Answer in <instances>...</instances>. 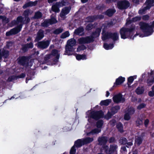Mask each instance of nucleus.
I'll return each mask as SVG.
<instances>
[{"label": "nucleus", "instance_id": "obj_42", "mask_svg": "<svg viewBox=\"0 0 154 154\" xmlns=\"http://www.w3.org/2000/svg\"><path fill=\"white\" fill-rule=\"evenodd\" d=\"M50 54L51 55L52 57V56L56 57L58 55H60V54L58 53V50L57 49H53L52 51L51 52Z\"/></svg>", "mask_w": 154, "mask_h": 154}, {"label": "nucleus", "instance_id": "obj_39", "mask_svg": "<svg viewBox=\"0 0 154 154\" xmlns=\"http://www.w3.org/2000/svg\"><path fill=\"white\" fill-rule=\"evenodd\" d=\"M86 19L87 20L88 22H93L96 20L95 15L89 16L86 17Z\"/></svg>", "mask_w": 154, "mask_h": 154}, {"label": "nucleus", "instance_id": "obj_37", "mask_svg": "<svg viewBox=\"0 0 154 154\" xmlns=\"http://www.w3.org/2000/svg\"><path fill=\"white\" fill-rule=\"evenodd\" d=\"M154 3V0H146L145 4L147 6V7L150 8L152 6Z\"/></svg>", "mask_w": 154, "mask_h": 154}, {"label": "nucleus", "instance_id": "obj_27", "mask_svg": "<svg viewBox=\"0 0 154 154\" xmlns=\"http://www.w3.org/2000/svg\"><path fill=\"white\" fill-rule=\"evenodd\" d=\"M35 72L32 70H29L27 74V77L26 78V82L27 83L28 81L32 79V77L35 75Z\"/></svg>", "mask_w": 154, "mask_h": 154}, {"label": "nucleus", "instance_id": "obj_23", "mask_svg": "<svg viewBox=\"0 0 154 154\" xmlns=\"http://www.w3.org/2000/svg\"><path fill=\"white\" fill-rule=\"evenodd\" d=\"M29 13V10H26L23 12V15L25 18V24H27L30 22V19L28 17Z\"/></svg>", "mask_w": 154, "mask_h": 154}, {"label": "nucleus", "instance_id": "obj_25", "mask_svg": "<svg viewBox=\"0 0 154 154\" xmlns=\"http://www.w3.org/2000/svg\"><path fill=\"white\" fill-rule=\"evenodd\" d=\"M38 3V1L35 0L34 2L29 1L25 4L23 6V8H26L28 7L35 6Z\"/></svg>", "mask_w": 154, "mask_h": 154}, {"label": "nucleus", "instance_id": "obj_24", "mask_svg": "<svg viewBox=\"0 0 154 154\" xmlns=\"http://www.w3.org/2000/svg\"><path fill=\"white\" fill-rule=\"evenodd\" d=\"M73 49V47L72 46L67 44L65 47V51L64 54L68 55H71L70 52L72 51Z\"/></svg>", "mask_w": 154, "mask_h": 154}, {"label": "nucleus", "instance_id": "obj_57", "mask_svg": "<svg viewBox=\"0 0 154 154\" xmlns=\"http://www.w3.org/2000/svg\"><path fill=\"white\" fill-rule=\"evenodd\" d=\"M146 104L144 103H142L139 104L137 107V109L138 110H141L143 108H144L146 106Z\"/></svg>", "mask_w": 154, "mask_h": 154}, {"label": "nucleus", "instance_id": "obj_61", "mask_svg": "<svg viewBox=\"0 0 154 154\" xmlns=\"http://www.w3.org/2000/svg\"><path fill=\"white\" fill-rule=\"evenodd\" d=\"M13 42L12 41H10L6 42V47L8 48H9L10 47L12 46Z\"/></svg>", "mask_w": 154, "mask_h": 154}, {"label": "nucleus", "instance_id": "obj_8", "mask_svg": "<svg viewBox=\"0 0 154 154\" xmlns=\"http://www.w3.org/2000/svg\"><path fill=\"white\" fill-rule=\"evenodd\" d=\"M129 2L126 0H124L119 2L117 3V7L120 10L126 9L130 6Z\"/></svg>", "mask_w": 154, "mask_h": 154}, {"label": "nucleus", "instance_id": "obj_54", "mask_svg": "<svg viewBox=\"0 0 154 154\" xmlns=\"http://www.w3.org/2000/svg\"><path fill=\"white\" fill-rule=\"evenodd\" d=\"M105 8V6L103 4H99L96 6V8L98 10H103Z\"/></svg>", "mask_w": 154, "mask_h": 154}, {"label": "nucleus", "instance_id": "obj_49", "mask_svg": "<svg viewBox=\"0 0 154 154\" xmlns=\"http://www.w3.org/2000/svg\"><path fill=\"white\" fill-rule=\"evenodd\" d=\"M134 79V78L133 76H131L128 78V87H129L130 86V85L132 83Z\"/></svg>", "mask_w": 154, "mask_h": 154}, {"label": "nucleus", "instance_id": "obj_15", "mask_svg": "<svg viewBox=\"0 0 154 154\" xmlns=\"http://www.w3.org/2000/svg\"><path fill=\"white\" fill-rule=\"evenodd\" d=\"M101 29V27L97 28L96 29L95 31L92 32L91 35H90L91 38H92L93 39V42L94 41L95 38H98L100 36Z\"/></svg>", "mask_w": 154, "mask_h": 154}, {"label": "nucleus", "instance_id": "obj_11", "mask_svg": "<svg viewBox=\"0 0 154 154\" xmlns=\"http://www.w3.org/2000/svg\"><path fill=\"white\" fill-rule=\"evenodd\" d=\"M78 41L80 44H88L93 42V39L92 38H91L90 36L80 38L78 39Z\"/></svg>", "mask_w": 154, "mask_h": 154}, {"label": "nucleus", "instance_id": "obj_64", "mask_svg": "<svg viewBox=\"0 0 154 154\" xmlns=\"http://www.w3.org/2000/svg\"><path fill=\"white\" fill-rule=\"evenodd\" d=\"M116 123V121L115 119H112L109 121L110 125L113 127L115 125Z\"/></svg>", "mask_w": 154, "mask_h": 154}, {"label": "nucleus", "instance_id": "obj_31", "mask_svg": "<svg viewBox=\"0 0 154 154\" xmlns=\"http://www.w3.org/2000/svg\"><path fill=\"white\" fill-rule=\"evenodd\" d=\"M116 127L120 133H122L124 132L123 125L121 122H119L116 124Z\"/></svg>", "mask_w": 154, "mask_h": 154}, {"label": "nucleus", "instance_id": "obj_62", "mask_svg": "<svg viewBox=\"0 0 154 154\" xmlns=\"http://www.w3.org/2000/svg\"><path fill=\"white\" fill-rule=\"evenodd\" d=\"M149 16L148 15H145L142 16V19L144 21L148 20L149 19Z\"/></svg>", "mask_w": 154, "mask_h": 154}, {"label": "nucleus", "instance_id": "obj_10", "mask_svg": "<svg viewBox=\"0 0 154 154\" xmlns=\"http://www.w3.org/2000/svg\"><path fill=\"white\" fill-rule=\"evenodd\" d=\"M113 100L115 103H117L120 102L124 103L125 100L124 97L121 93H119L114 96L112 98Z\"/></svg>", "mask_w": 154, "mask_h": 154}, {"label": "nucleus", "instance_id": "obj_28", "mask_svg": "<svg viewBox=\"0 0 154 154\" xmlns=\"http://www.w3.org/2000/svg\"><path fill=\"white\" fill-rule=\"evenodd\" d=\"M116 12V10L115 9L110 8L107 10L105 12V14L109 17H111Z\"/></svg>", "mask_w": 154, "mask_h": 154}, {"label": "nucleus", "instance_id": "obj_40", "mask_svg": "<svg viewBox=\"0 0 154 154\" xmlns=\"http://www.w3.org/2000/svg\"><path fill=\"white\" fill-rule=\"evenodd\" d=\"M114 115L111 112L108 111L107 114L105 115L103 117L107 120L111 119L112 116Z\"/></svg>", "mask_w": 154, "mask_h": 154}, {"label": "nucleus", "instance_id": "obj_9", "mask_svg": "<svg viewBox=\"0 0 154 154\" xmlns=\"http://www.w3.org/2000/svg\"><path fill=\"white\" fill-rule=\"evenodd\" d=\"M57 22V21L56 18L53 17L50 19L45 20L43 22L41 23V26L44 27H47L50 25L55 24Z\"/></svg>", "mask_w": 154, "mask_h": 154}, {"label": "nucleus", "instance_id": "obj_48", "mask_svg": "<svg viewBox=\"0 0 154 154\" xmlns=\"http://www.w3.org/2000/svg\"><path fill=\"white\" fill-rule=\"evenodd\" d=\"M75 43L76 41L75 39H70L67 41V44L73 47L75 45Z\"/></svg>", "mask_w": 154, "mask_h": 154}, {"label": "nucleus", "instance_id": "obj_19", "mask_svg": "<svg viewBox=\"0 0 154 154\" xmlns=\"http://www.w3.org/2000/svg\"><path fill=\"white\" fill-rule=\"evenodd\" d=\"M21 49L24 52H27L29 49H32L34 47L32 42H30L29 43L23 44L22 45Z\"/></svg>", "mask_w": 154, "mask_h": 154}, {"label": "nucleus", "instance_id": "obj_3", "mask_svg": "<svg viewBox=\"0 0 154 154\" xmlns=\"http://www.w3.org/2000/svg\"><path fill=\"white\" fill-rule=\"evenodd\" d=\"M104 116V113L102 110L93 111L91 113L90 117L95 120H98L103 118Z\"/></svg>", "mask_w": 154, "mask_h": 154}, {"label": "nucleus", "instance_id": "obj_29", "mask_svg": "<svg viewBox=\"0 0 154 154\" xmlns=\"http://www.w3.org/2000/svg\"><path fill=\"white\" fill-rule=\"evenodd\" d=\"M120 109V107L119 105H116L112 107L110 109V112L113 115L117 113L119 110Z\"/></svg>", "mask_w": 154, "mask_h": 154}, {"label": "nucleus", "instance_id": "obj_44", "mask_svg": "<svg viewBox=\"0 0 154 154\" xmlns=\"http://www.w3.org/2000/svg\"><path fill=\"white\" fill-rule=\"evenodd\" d=\"M94 27V25L92 23H90L87 25L85 29L86 31H89L91 30Z\"/></svg>", "mask_w": 154, "mask_h": 154}, {"label": "nucleus", "instance_id": "obj_50", "mask_svg": "<svg viewBox=\"0 0 154 154\" xmlns=\"http://www.w3.org/2000/svg\"><path fill=\"white\" fill-rule=\"evenodd\" d=\"M86 49V47L84 45L79 46L77 49V51L80 52L81 51L84 50Z\"/></svg>", "mask_w": 154, "mask_h": 154}, {"label": "nucleus", "instance_id": "obj_18", "mask_svg": "<svg viewBox=\"0 0 154 154\" xmlns=\"http://www.w3.org/2000/svg\"><path fill=\"white\" fill-rule=\"evenodd\" d=\"M71 9L70 6L65 7L62 9L60 15L61 18L64 17L66 15L68 14L70 12Z\"/></svg>", "mask_w": 154, "mask_h": 154}, {"label": "nucleus", "instance_id": "obj_52", "mask_svg": "<svg viewBox=\"0 0 154 154\" xmlns=\"http://www.w3.org/2000/svg\"><path fill=\"white\" fill-rule=\"evenodd\" d=\"M101 131L100 129H99L98 128H94L92 129L90 132V133L92 134H97L100 133Z\"/></svg>", "mask_w": 154, "mask_h": 154}, {"label": "nucleus", "instance_id": "obj_63", "mask_svg": "<svg viewBox=\"0 0 154 154\" xmlns=\"http://www.w3.org/2000/svg\"><path fill=\"white\" fill-rule=\"evenodd\" d=\"M3 22L5 21V23L6 24L8 23L9 22V18H7L5 16H3V17L1 18Z\"/></svg>", "mask_w": 154, "mask_h": 154}, {"label": "nucleus", "instance_id": "obj_32", "mask_svg": "<svg viewBox=\"0 0 154 154\" xmlns=\"http://www.w3.org/2000/svg\"><path fill=\"white\" fill-rule=\"evenodd\" d=\"M111 99H106L105 100H103L100 102V104L101 106H107L111 102Z\"/></svg>", "mask_w": 154, "mask_h": 154}, {"label": "nucleus", "instance_id": "obj_36", "mask_svg": "<svg viewBox=\"0 0 154 154\" xmlns=\"http://www.w3.org/2000/svg\"><path fill=\"white\" fill-rule=\"evenodd\" d=\"M76 59L78 60H84L87 59L86 56L85 54H77L76 56Z\"/></svg>", "mask_w": 154, "mask_h": 154}, {"label": "nucleus", "instance_id": "obj_16", "mask_svg": "<svg viewBox=\"0 0 154 154\" xmlns=\"http://www.w3.org/2000/svg\"><path fill=\"white\" fill-rule=\"evenodd\" d=\"M110 33L111 32L106 31L104 29H103L101 33L102 40L105 41L107 40L110 39Z\"/></svg>", "mask_w": 154, "mask_h": 154}, {"label": "nucleus", "instance_id": "obj_5", "mask_svg": "<svg viewBox=\"0 0 154 154\" xmlns=\"http://www.w3.org/2000/svg\"><path fill=\"white\" fill-rule=\"evenodd\" d=\"M22 24H20L17 27L11 29L9 31L6 33V35L9 36L13 35H15L20 32L22 28Z\"/></svg>", "mask_w": 154, "mask_h": 154}, {"label": "nucleus", "instance_id": "obj_41", "mask_svg": "<svg viewBox=\"0 0 154 154\" xmlns=\"http://www.w3.org/2000/svg\"><path fill=\"white\" fill-rule=\"evenodd\" d=\"M125 112L127 113H128V114L130 115H131L134 113L135 112V110L134 108L130 107L127 110L125 111Z\"/></svg>", "mask_w": 154, "mask_h": 154}, {"label": "nucleus", "instance_id": "obj_1", "mask_svg": "<svg viewBox=\"0 0 154 154\" xmlns=\"http://www.w3.org/2000/svg\"><path fill=\"white\" fill-rule=\"evenodd\" d=\"M139 25L140 29L143 33L144 36H148L151 35L154 31V21L152 22L151 25L146 22H140L139 23Z\"/></svg>", "mask_w": 154, "mask_h": 154}, {"label": "nucleus", "instance_id": "obj_34", "mask_svg": "<svg viewBox=\"0 0 154 154\" xmlns=\"http://www.w3.org/2000/svg\"><path fill=\"white\" fill-rule=\"evenodd\" d=\"M42 14L41 12L38 11L35 13L33 17L34 19H38L42 18Z\"/></svg>", "mask_w": 154, "mask_h": 154}, {"label": "nucleus", "instance_id": "obj_59", "mask_svg": "<svg viewBox=\"0 0 154 154\" xmlns=\"http://www.w3.org/2000/svg\"><path fill=\"white\" fill-rule=\"evenodd\" d=\"M75 147L74 145L72 147L70 150V154H75L76 151Z\"/></svg>", "mask_w": 154, "mask_h": 154}, {"label": "nucleus", "instance_id": "obj_12", "mask_svg": "<svg viewBox=\"0 0 154 154\" xmlns=\"http://www.w3.org/2000/svg\"><path fill=\"white\" fill-rule=\"evenodd\" d=\"M108 141V137L106 136H102L99 137L98 138V144L100 146H102V147L104 149V146L106 145Z\"/></svg>", "mask_w": 154, "mask_h": 154}, {"label": "nucleus", "instance_id": "obj_38", "mask_svg": "<svg viewBox=\"0 0 154 154\" xmlns=\"http://www.w3.org/2000/svg\"><path fill=\"white\" fill-rule=\"evenodd\" d=\"M114 47L113 44H109L107 43H104L103 44L104 48L107 50L112 49Z\"/></svg>", "mask_w": 154, "mask_h": 154}, {"label": "nucleus", "instance_id": "obj_14", "mask_svg": "<svg viewBox=\"0 0 154 154\" xmlns=\"http://www.w3.org/2000/svg\"><path fill=\"white\" fill-rule=\"evenodd\" d=\"M50 44V41L48 40L46 41L43 40L38 42L37 43V47L41 49H44L48 48Z\"/></svg>", "mask_w": 154, "mask_h": 154}, {"label": "nucleus", "instance_id": "obj_46", "mask_svg": "<svg viewBox=\"0 0 154 154\" xmlns=\"http://www.w3.org/2000/svg\"><path fill=\"white\" fill-rule=\"evenodd\" d=\"M70 35L69 32L68 31H66L63 33L60 36L61 38H65L69 37Z\"/></svg>", "mask_w": 154, "mask_h": 154}, {"label": "nucleus", "instance_id": "obj_55", "mask_svg": "<svg viewBox=\"0 0 154 154\" xmlns=\"http://www.w3.org/2000/svg\"><path fill=\"white\" fill-rule=\"evenodd\" d=\"M141 18V17L140 16H136L132 18L131 21H132V22H136L140 20Z\"/></svg>", "mask_w": 154, "mask_h": 154}, {"label": "nucleus", "instance_id": "obj_7", "mask_svg": "<svg viewBox=\"0 0 154 154\" xmlns=\"http://www.w3.org/2000/svg\"><path fill=\"white\" fill-rule=\"evenodd\" d=\"M118 146L115 144L110 145L109 148L108 146H104V149L105 153L107 154H112L116 151Z\"/></svg>", "mask_w": 154, "mask_h": 154}, {"label": "nucleus", "instance_id": "obj_26", "mask_svg": "<svg viewBox=\"0 0 154 154\" xmlns=\"http://www.w3.org/2000/svg\"><path fill=\"white\" fill-rule=\"evenodd\" d=\"M84 144L83 139H79L75 142L74 145L76 147L79 148Z\"/></svg>", "mask_w": 154, "mask_h": 154}, {"label": "nucleus", "instance_id": "obj_2", "mask_svg": "<svg viewBox=\"0 0 154 154\" xmlns=\"http://www.w3.org/2000/svg\"><path fill=\"white\" fill-rule=\"evenodd\" d=\"M135 29V26L134 24H131L129 28L122 27L119 31L121 38L123 39L131 38L133 34V32Z\"/></svg>", "mask_w": 154, "mask_h": 154}, {"label": "nucleus", "instance_id": "obj_35", "mask_svg": "<svg viewBox=\"0 0 154 154\" xmlns=\"http://www.w3.org/2000/svg\"><path fill=\"white\" fill-rule=\"evenodd\" d=\"M143 141V139L141 136H138L136 138L135 141L138 146H139L142 143Z\"/></svg>", "mask_w": 154, "mask_h": 154}, {"label": "nucleus", "instance_id": "obj_17", "mask_svg": "<svg viewBox=\"0 0 154 154\" xmlns=\"http://www.w3.org/2000/svg\"><path fill=\"white\" fill-rule=\"evenodd\" d=\"M9 55V51L4 49H0V62L2 61V58H7Z\"/></svg>", "mask_w": 154, "mask_h": 154}, {"label": "nucleus", "instance_id": "obj_47", "mask_svg": "<svg viewBox=\"0 0 154 154\" xmlns=\"http://www.w3.org/2000/svg\"><path fill=\"white\" fill-rule=\"evenodd\" d=\"M93 140H94L93 138H90L89 137H87L85 139H83L85 144L90 143L91 142H92Z\"/></svg>", "mask_w": 154, "mask_h": 154}, {"label": "nucleus", "instance_id": "obj_51", "mask_svg": "<svg viewBox=\"0 0 154 154\" xmlns=\"http://www.w3.org/2000/svg\"><path fill=\"white\" fill-rule=\"evenodd\" d=\"M63 31V29H61L60 28H59L54 30L53 32V33L56 35H58L61 33Z\"/></svg>", "mask_w": 154, "mask_h": 154}, {"label": "nucleus", "instance_id": "obj_21", "mask_svg": "<svg viewBox=\"0 0 154 154\" xmlns=\"http://www.w3.org/2000/svg\"><path fill=\"white\" fill-rule=\"evenodd\" d=\"M84 31V28L82 26H80L75 30L74 33L77 35L83 36L85 35Z\"/></svg>", "mask_w": 154, "mask_h": 154}, {"label": "nucleus", "instance_id": "obj_20", "mask_svg": "<svg viewBox=\"0 0 154 154\" xmlns=\"http://www.w3.org/2000/svg\"><path fill=\"white\" fill-rule=\"evenodd\" d=\"M44 32L43 30L42 29H39L37 33V35L35 38V41L37 42L42 40L44 37Z\"/></svg>", "mask_w": 154, "mask_h": 154}, {"label": "nucleus", "instance_id": "obj_22", "mask_svg": "<svg viewBox=\"0 0 154 154\" xmlns=\"http://www.w3.org/2000/svg\"><path fill=\"white\" fill-rule=\"evenodd\" d=\"M125 80V78L120 76L116 79L115 82L114 83L113 87H116L118 85H120Z\"/></svg>", "mask_w": 154, "mask_h": 154}, {"label": "nucleus", "instance_id": "obj_56", "mask_svg": "<svg viewBox=\"0 0 154 154\" xmlns=\"http://www.w3.org/2000/svg\"><path fill=\"white\" fill-rule=\"evenodd\" d=\"M131 118L130 115L125 111V114L124 116V119L125 120L128 121Z\"/></svg>", "mask_w": 154, "mask_h": 154}, {"label": "nucleus", "instance_id": "obj_6", "mask_svg": "<svg viewBox=\"0 0 154 154\" xmlns=\"http://www.w3.org/2000/svg\"><path fill=\"white\" fill-rule=\"evenodd\" d=\"M66 2L64 0H62L60 2H56L51 7L52 11L55 12H58L60 11L59 8L66 5Z\"/></svg>", "mask_w": 154, "mask_h": 154}, {"label": "nucleus", "instance_id": "obj_58", "mask_svg": "<svg viewBox=\"0 0 154 154\" xmlns=\"http://www.w3.org/2000/svg\"><path fill=\"white\" fill-rule=\"evenodd\" d=\"M143 121L140 118L137 119L136 121V123L137 126H139L143 124Z\"/></svg>", "mask_w": 154, "mask_h": 154}, {"label": "nucleus", "instance_id": "obj_53", "mask_svg": "<svg viewBox=\"0 0 154 154\" xmlns=\"http://www.w3.org/2000/svg\"><path fill=\"white\" fill-rule=\"evenodd\" d=\"M150 9L149 8L147 7V6L144 7L143 9H140L138 11V13L140 14H144L145 11L148 9Z\"/></svg>", "mask_w": 154, "mask_h": 154}, {"label": "nucleus", "instance_id": "obj_30", "mask_svg": "<svg viewBox=\"0 0 154 154\" xmlns=\"http://www.w3.org/2000/svg\"><path fill=\"white\" fill-rule=\"evenodd\" d=\"M119 38V34L117 32L110 33V39H112L114 41L117 40Z\"/></svg>", "mask_w": 154, "mask_h": 154}, {"label": "nucleus", "instance_id": "obj_43", "mask_svg": "<svg viewBox=\"0 0 154 154\" xmlns=\"http://www.w3.org/2000/svg\"><path fill=\"white\" fill-rule=\"evenodd\" d=\"M103 124V121L102 120H99L96 123V126L98 128H102Z\"/></svg>", "mask_w": 154, "mask_h": 154}, {"label": "nucleus", "instance_id": "obj_60", "mask_svg": "<svg viewBox=\"0 0 154 154\" xmlns=\"http://www.w3.org/2000/svg\"><path fill=\"white\" fill-rule=\"evenodd\" d=\"M154 81L152 79H148L146 81V82L149 86L151 85L154 82Z\"/></svg>", "mask_w": 154, "mask_h": 154}, {"label": "nucleus", "instance_id": "obj_13", "mask_svg": "<svg viewBox=\"0 0 154 154\" xmlns=\"http://www.w3.org/2000/svg\"><path fill=\"white\" fill-rule=\"evenodd\" d=\"M119 141V143L121 145H126V146L128 148H129L133 144L132 141L128 142L127 139L125 137H121Z\"/></svg>", "mask_w": 154, "mask_h": 154}, {"label": "nucleus", "instance_id": "obj_33", "mask_svg": "<svg viewBox=\"0 0 154 154\" xmlns=\"http://www.w3.org/2000/svg\"><path fill=\"white\" fill-rule=\"evenodd\" d=\"M144 91V90L143 87H138L136 89L135 92L137 94L140 95L143 93Z\"/></svg>", "mask_w": 154, "mask_h": 154}, {"label": "nucleus", "instance_id": "obj_4", "mask_svg": "<svg viewBox=\"0 0 154 154\" xmlns=\"http://www.w3.org/2000/svg\"><path fill=\"white\" fill-rule=\"evenodd\" d=\"M18 63L19 65L24 66L29 65V58L27 56H19L17 58Z\"/></svg>", "mask_w": 154, "mask_h": 154}, {"label": "nucleus", "instance_id": "obj_45", "mask_svg": "<svg viewBox=\"0 0 154 154\" xmlns=\"http://www.w3.org/2000/svg\"><path fill=\"white\" fill-rule=\"evenodd\" d=\"M23 18L22 16H19L17 17L16 20L18 23H22L23 25V24H25V20L23 21Z\"/></svg>", "mask_w": 154, "mask_h": 154}]
</instances>
